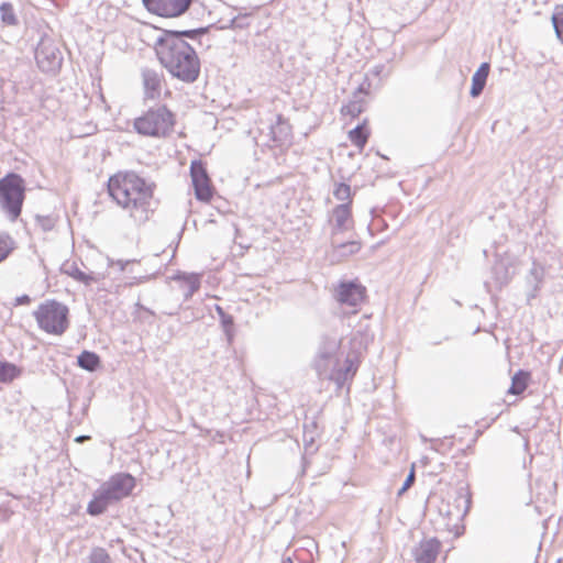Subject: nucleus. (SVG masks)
Masks as SVG:
<instances>
[{
    "mask_svg": "<svg viewBox=\"0 0 563 563\" xmlns=\"http://www.w3.org/2000/svg\"><path fill=\"white\" fill-rule=\"evenodd\" d=\"M529 374L522 371H519L511 380V386L508 389V393L512 395H520L527 387Z\"/></svg>",
    "mask_w": 563,
    "mask_h": 563,
    "instance_id": "c756f323",
    "label": "nucleus"
},
{
    "mask_svg": "<svg viewBox=\"0 0 563 563\" xmlns=\"http://www.w3.org/2000/svg\"><path fill=\"white\" fill-rule=\"evenodd\" d=\"M526 279L527 284L531 288V294H529L528 298H534L537 296V292L541 288V285L544 279L543 266L533 262L532 267L530 268Z\"/></svg>",
    "mask_w": 563,
    "mask_h": 563,
    "instance_id": "412c9836",
    "label": "nucleus"
},
{
    "mask_svg": "<svg viewBox=\"0 0 563 563\" xmlns=\"http://www.w3.org/2000/svg\"><path fill=\"white\" fill-rule=\"evenodd\" d=\"M89 439H90V437H89V435H79V437H77V438L75 439V441H76L77 443H82V442H85V441H87V440H89Z\"/></svg>",
    "mask_w": 563,
    "mask_h": 563,
    "instance_id": "a19ab883",
    "label": "nucleus"
},
{
    "mask_svg": "<svg viewBox=\"0 0 563 563\" xmlns=\"http://www.w3.org/2000/svg\"><path fill=\"white\" fill-rule=\"evenodd\" d=\"M282 563H294L292 560L290 558H286L283 560Z\"/></svg>",
    "mask_w": 563,
    "mask_h": 563,
    "instance_id": "79ce46f5",
    "label": "nucleus"
},
{
    "mask_svg": "<svg viewBox=\"0 0 563 563\" xmlns=\"http://www.w3.org/2000/svg\"><path fill=\"white\" fill-rule=\"evenodd\" d=\"M60 272L74 278L75 280L89 286L92 283H97L100 280L101 275L99 274H87L80 271L78 264L75 261H66L62 264Z\"/></svg>",
    "mask_w": 563,
    "mask_h": 563,
    "instance_id": "f3484780",
    "label": "nucleus"
},
{
    "mask_svg": "<svg viewBox=\"0 0 563 563\" xmlns=\"http://www.w3.org/2000/svg\"><path fill=\"white\" fill-rule=\"evenodd\" d=\"M35 59L38 67L45 73H54L62 65V54L49 38H43L35 49Z\"/></svg>",
    "mask_w": 563,
    "mask_h": 563,
    "instance_id": "0eeeda50",
    "label": "nucleus"
},
{
    "mask_svg": "<svg viewBox=\"0 0 563 563\" xmlns=\"http://www.w3.org/2000/svg\"><path fill=\"white\" fill-rule=\"evenodd\" d=\"M30 301H31V299L27 295H22V296H19L15 298L14 306L27 305V303H30Z\"/></svg>",
    "mask_w": 563,
    "mask_h": 563,
    "instance_id": "ea45409f",
    "label": "nucleus"
},
{
    "mask_svg": "<svg viewBox=\"0 0 563 563\" xmlns=\"http://www.w3.org/2000/svg\"><path fill=\"white\" fill-rule=\"evenodd\" d=\"M129 263H130V261H123V260L113 261L111 258H108V265L109 266L117 265L119 267L120 272H123L125 268V265Z\"/></svg>",
    "mask_w": 563,
    "mask_h": 563,
    "instance_id": "58836bf2",
    "label": "nucleus"
},
{
    "mask_svg": "<svg viewBox=\"0 0 563 563\" xmlns=\"http://www.w3.org/2000/svg\"><path fill=\"white\" fill-rule=\"evenodd\" d=\"M202 30L165 31L155 42L156 55L168 73L187 84L195 82L200 74L196 51L184 37H196Z\"/></svg>",
    "mask_w": 563,
    "mask_h": 563,
    "instance_id": "f03ea898",
    "label": "nucleus"
},
{
    "mask_svg": "<svg viewBox=\"0 0 563 563\" xmlns=\"http://www.w3.org/2000/svg\"><path fill=\"white\" fill-rule=\"evenodd\" d=\"M333 195L338 200L343 201V203H350L351 187L344 183L338 184L335 186Z\"/></svg>",
    "mask_w": 563,
    "mask_h": 563,
    "instance_id": "72a5a7b5",
    "label": "nucleus"
},
{
    "mask_svg": "<svg viewBox=\"0 0 563 563\" xmlns=\"http://www.w3.org/2000/svg\"><path fill=\"white\" fill-rule=\"evenodd\" d=\"M440 548L441 543L435 538L421 541L415 552L416 562L434 563L439 554Z\"/></svg>",
    "mask_w": 563,
    "mask_h": 563,
    "instance_id": "dca6fc26",
    "label": "nucleus"
},
{
    "mask_svg": "<svg viewBox=\"0 0 563 563\" xmlns=\"http://www.w3.org/2000/svg\"><path fill=\"white\" fill-rule=\"evenodd\" d=\"M15 243L10 236L2 235V261L14 250Z\"/></svg>",
    "mask_w": 563,
    "mask_h": 563,
    "instance_id": "e433bc0d",
    "label": "nucleus"
},
{
    "mask_svg": "<svg viewBox=\"0 0 563 563\" xmlns=\"http://www.w3.org/2000/svg\"><path fill=\"white\" fill-rule=\"evenodd\" d=\"M146 9L165 18L179 16L185 13L191 0H143Z\"/></svg>",
    "mask_w": 563,
    "mask_h": 563,
    "instance_id": "1a4fd4ad",
    "label": "nucleus"
},
{
    "mask_svg": "<svg viewBox=\"0 0 563 563\" xmlns=\"http://www.w3.org/2000/svg\"><path fill=\"white\" fill-rule=\"evenodd\" d=\"M496 283L499 286L507 284L514 275V272H509L507 264L504 261H499L493 268Z\"/></svg>",
    "mask_w": 563,
    "mask_h": 563,
    "instance_id": "cd10ccee",
    "label": "nucleus"
},
{
    "mask_svg": "<svg viewBox=\"0 0 563 563\" xmlns=\"http://www.w3.org/2000/svg\"><path fill=\"white\" fill-rule=\"evenodd\" d=\"M368 134L365 124H358L349 132V139L355 146L363 148L367 142Z\"/></svg>",
    "mask_w": 563,
    "mask_h": 563,
    "instance_id": "bb28decb",
    "label": "nucleus"
},
{
    "mask_svg": "<svg viewBox=\"0 0 563 563\" xmlns=\"http://www.w3.org/2000/svg\"><path fill=\"white\" fill-rule=\"evenodd\" d=\"M268 140L276 146H289L291 144V126L282 115L277 117L275 124L268 125Z\"/></svg>",
    "mask_w": 563,
    "mask_h": 563,
    "instance_id": "f8f14e48",
    "label": "nucleus"
},
{
    "mask_svg": "<svg viewBox=\"0 0 563 563\" xmlns=\"http://www.w3.org/2000/svg\"><path fill=\"white\" fill-rule=\"evenodd\" d=\"M332 238H338L340 233L349 231L353 228L350 203H341L332 211Z\"/></svg>",
    "mask_w": 563,
    "mask_h": 563,
    "instance_id": "ddd939ff",
    "label": "nucleus"
},
{
    "mask_svg": "<svg viewBox=\"0 0 563 563\" xmlns=\"http://www.w3.org/2000/svg\"><path fill=\"white\" fill-rule=\"evenodd\" d=\"M67 306L55 300L41 303L34 311L38 327L46 333L62 335L69 327Z\"/></svg>",
    "mask_w": 563,
    "mask_h": 563,
    "instance_id": "20e7f679",
    "label": "nucleus"
},
{
    "mask_svg": "<svg viewBox=\"0 0 563 563\" xmlns=\"http://www.w3.org/2000/svg\"><path fill=\"white\" fill-rule=\"evenodd\" d=\"M190 176L195 188L196 198L200 201H209L213 195L210 178L202 162L194 161L190 165Z\"/></svg>",
    "mask_w": 563,
    "mask_h": 563,
    "instance_id": "6e6552de",
    "label": "nucleus"
},
{
    "mask_svg": "<svg viewBox=\"0 0 563 563\" xmlns=\"http://www.w3.org/2000/svg\"><path fill=\"white\" fill-rule=\"evenodd\" d=\"M173 125V113L165 106L150 109L134 121L137 133L146 136H165Z\"/></svg>",
    "mask_w": 563,
    "mask_h": 563,
    "instance_id": "423d86ee",
    "label": "nucleus"
},
{
    "mask_svg": "<svg viewBox=\"0 0 563 563\" xmlns=\"http://www.w3.org/2000/svg\"><path fill=\"white\" fill-rule=\"evenodd\" d=\"M368 76L377 77L378 80L380 81L383 77L388 76V73H385V65L384 64H378V65H375L374 67H372L369 69V71L366 75L365 80L368 79ZM367 81L369 82V80H367Z\"/></svg>",
    "mask_w": 563,
    "mask_h": 563,
    "instance_id": "c9c22d12",
    "label": "nucleus"
},
{
    "mask_svg": "<svg viewBox=\"0 0 563 563\" xmlns=\"http://www.w3.org/2000/svg\"><path fill=\"white\" fill-rule=\"evenodd\" d=\"M115 503H118V500L102 484L95 492L93 498L88 504L87 512L91 516H99L103 514L110 505Z\"/></svg>",
    "mask_w": 563,
    "mask_h": 563,
    "instance_id": "4468645a",
    "label": "nucleus"
},
{
    "mask_svg": "<svg viewBox=\"0 0 563 563\" xmlns=\"http://www.w3.org/2000/svg\"><path fill=\"white\" fill-rule=\"evenodd\" d=\"M357 369L355 362L351 358H346L344 364L340 367L334 366L332 368L328 379L333 380L338 388H342L349 380L353 378Z\"/></svg>",
    "mask_w": 563,
    "mask_h": 563,
    "instance_id": "a211bd4d",
    "label": "nucleus"
},
{
    "mask_svg": "<svg viewBox=\"0 0 563 563\" xmlns=\"http://www.w3.org/2000/svg\"><path fill=\"white\" fill-rule=\"evenodd\" d=\"M214 309L220 318L223 331L227 335L228 342L230 343L233 340V317L225 313L223 308L219 305L214 306Z\"/></svg>",
    "mask_w": 563,
    "mask_h": 563,
    "instance_id": "a878e982",
    "label": "nucleus"
},
{
    "mask_svg": "<svg viewBox=\"0 0 563 563\" xmlns=\"http://www.w3.org/2000/svg\"><path fill=\"white\" fill-rule=\"evenodd\" d=\"M89 563H110V556L102 548H95L89 556Z\"/></svg>",
    "mask_w": 563,
    "mask_h": 563,
    "instance_id": "f704fd0d",
    "label": "nucleus"
},
{
    "mask_svg": "<svg viewBox=\"0 0 563 563\" xmlns=\"http://www.w3.org/2000/svg\"><path fill=\"white\" fill-rule=\"evenodd\" d=\"M77 364L82 369L95 372L100 366V357L93 352L84 351L78 355Z\"/></svg>",
    "mask_w": 563,
    "mask_h": 563,
    "instance_id": "393cba45",
    "label": "nucleus"
},
{
    "mask_svg": "<svg viewBox=\"0 0 563 563\" xmlns=\"http://www.w3.org/2000/svg\"><path fill=\"white\" fill-rule=\"evenodd\" d=\"M331 258L338 262L358 253L362 247L361 242L357 240L343 242L339 238L331 239Z\"/></svg>",
    "mask_w": 563,
    "mask_h": 563,
    "instance_id": "2eb2a0df",
    "label": "nucleus"
},
{
    "mask_svg": "<svg viewBox=\"0 0 563 563\" xmlns=\"http://www.w3.org/2000/svg\"><path fill=\"white\" fill-rule=\"evenodd\" d=\"M366 289L357 282H341L335 288V299L352 308L361 305L365 298Z\"/></svg>",
    "mask_w": 563,
    "mask_h": 563,
    "instance_id": "9d476101",
    "label": "nucleus"
},
{
    "mask_svg": "<svg viewBox=\"0 0 563 563\" xmlns=\"http://www.w3.org/2000/svg\"><path fill=\"white\" fill-rule=\"evenodd\" d=\"M21 374V369L12 363L2 362V383L11 382Z\"/></svg>",
    "mask_w": 563,
    "mask_h": 563,
    "instance_id": "473e14b6",
    "label": "nucleus"
},
{
    "mask_svg": "<svg viewBox=\"0 0 563 563\" xmlns=\"http://www.w3.org/2000/svg\"><path fill=\"white\" fill-rule=\"evenodd\" d=\"M156 184L135 172H119L108 180L112 199L125 210L135 223H144L153 212Z\"/></svg>",
    "mask_w": 563,
    "mask_h": 563,
    "instance_id": "f257e3e1",
    "label": "nucleus"
},
{
    "mask_svg": "<svg viewBox=\"0 0 563 563\" xmlns=\"http://www.w3.org/2000/svg\"><path fill=\"white\" fill-rule=\"evenodd\" d=\"M489 74V64L483 63L472 77L471 96L478 97L485 88Z\"/></svg>",
    "mask_w": 563,
    "mask_h": 563,
    "instance_id": "4be33fe9",
    "label": "nucleus"
},
{
    "mask_svg": "<svg viewBox=\"0 0 563 563\" xmlns=\"http://www.w3.org/2000/svg\"><path fill=\"white\" fill-rule=\"evenodd\" d=\"M24 199V179L14 173L2 177V211L10 221H15L20 217Z\"/></svg>",
    "mask_w": 563,
    "mask_h": 563,
    "instance_id": "39448f33",
    "label": "nucleus"
},
{
    "mask_svg": "<svg viewBox=\"0 0 563 563\" xmlns=\"http://www.w3.org/2000/svg\"><path fill=\"white\" fill-rule=\"evenodd\" d=\"M338 365V361L332 362L330 358H322L316 356L314 368L320 378H328L332 368Z\"/></svg>",
    "mask_w": 563,
    "mask_h": 563,
    "instance_id": "c85d7f7f",
    "label": "nucleus"
},
{
    "mask_svg": "<svg viewBox=\"0 0 563 563\" xmlns=\"http://www.w3.org/2000/svg\"><path fill=\"white\" fill-rule=\"evenodd\" d=\"M175 280H181L186 288L185 299L188 300L200 288V275L195 273H179L173 277Z\"/></svg>",
    "mask_w": 563,
    "mask_h": 563,
    "instance_id": "b1692460",
    "label": "nucleus"
},
{
    "mask_svg": "<svg viewBox=\"0 0 563 563\" xmlns=\"http://www.w3.org/2000/svg\"><path fill=\"white\" fill-rule=\"evenodd\" d=\"M2 24L20 26V19L10 3H2Z\"/></svg>",
    "mask_w": 563,
    "mask_h": 563,
    "instance_id": "7c9ffc66",
    "label": "nucleus"
},
{
    "mask_svg": "<svg viewBox=\"0 0 563 563\" xmlns=\"http://www.w3.org/2000/svg\"><path fill=\"white\" fill-rule=\"evenodd\" d=\"M415 482V471L411 468L410 473L408 474L405 483L402 484L401 488L398 492V495H402Z\"/></svg>",
    "mask_w": 563,
    "mask_h": 563,
    "instance_id": "4c0bfd02",
    "label": "nucleus"
},
{
    "mask_svg": "<svg viewBox=\"0 0 563 563\" xmlns=\"http://www.w3.org/2000/svg\"><path fill=\"white\" fill-rule=\"evenodd\" d=\"M340 347V340L335 336H327L323 338L317 356L322 358H330L332 362L338 361L336 360V353Z\"/></svg>",
    "mask_w": 563,
    "mask_h": 563,
    "instance_id": "5701e85b",
    "label": "nucleus"
},
{
    "mask_svg": "<svg viewBox=\"0 0 563 563\" xmlns=\"http://www.w3.org/2000/svg\"><path fill=\"white\" fill-rule=\"evenodd\" d=\"M231 23H232V25H235L236 20H235V19H233Z\"/></svg>",
    "mask_w": 563,
    "mask_h": 563,
    "instance_id": "37998d69",
    "label": "nucleus"
},
{
    "mask_svg": "<svg viewBox=\"0 0 563 563\" xmlns=\"http://www.w3.org/2000/svg\"><path fill=\"white\" fill-rule=\"evenodd\" d=\"M471 496L464 488H460L454 495H449L446 499H442L438 506L439 515L443 519V527L450 532H454L455 537L462 533V521L470 510Z\"/></svg>",
    "mask_w": 563,
    "mask_h": 563,
    "instance_id": "7ed1b4c3",
    "label": "nucleus"
},
{
    "mask_svg": "<svg viewBox=\"0 0 563 563\" xmlns=\"http://www.w3.org/2000/svg\"><path fill=\"white\" fill-rule=\"evenodd\" d=\"M552 24L558 40L563 43V4L554 9Z\"/></svg>",
    "mask_w": 563,
    "mask_h": 563,
    "instance_id": "2f4dec72",
    "label": "nucleus"
},
{
    "mask_svg": "<svg viewBox=\"0 0 563 563\" xmlns=\"http://www.w3.org/2000/svg\"><path fill=\"white\" fill-rule=\"evenodd\" d=\"M103 485L120 501L132 493L135 479L130 474L120 473L111 476Z\"/></svg>",
    "mask_w": 563,
    "mask_h": 563,
    "instance_id": "9b49d317",
    "label": "nucleus"
},
{
    "mask_svg": "<svg viewBox=\"0 0 563 563\" xmlns=\"http://www.w3.org/2000/svg\"><path fill=\"white\" fill-rule=\"evenodd\" d=\"M142 77L146 96L150 98L158 97L162 89L161 74L154 69H144Z\"/></svg>",
    "mask_w": 563,
    "mask_h": 563,
    "instance_id": "aec40b11",
    "label": "nucleus"
},
{
    "mask_svg": "<svg viewBox=\"0 0 563 563\" xmlns=\"http://www.w3.org/2000/svg\"><path fill=\"white\" fill-rule=\"evenodd\" d=\"M372 84L366 80H364L357 91L354 93L353 99L345 106L342 107L341 112L344 115H351L352 118H356L360 115L364 110V100L360 98L361 93L367 95L369 92Z\"/></svg>",
    "mask_w": 563,
    "mask_h": 563,
    "instance_id": "6ab92c4d",
    "label": "nucleus"
}]
</instances>
